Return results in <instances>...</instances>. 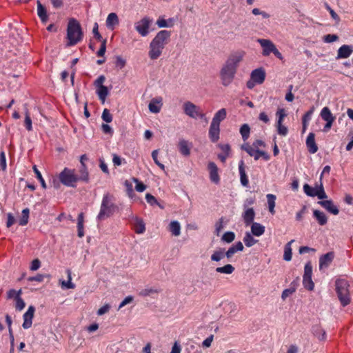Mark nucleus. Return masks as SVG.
<instances>
[{"label":"nucleus","mask_w":353,"mask_h":353,"mask_svg":"<svg viewBox=\"0 0 353 353\" xmlns=\"http://www.w3.org/2000/svg\"><path fill=\"white\" fill-rule=\"evenodd\" d=\"M245 54V52L243 50L232 52L229 54L219 72L221 83L223 86H228L232 83Z\"/></svg>","instance_id":"obj_1"},{"label":"nucleus","mask_w":353,"mask_h":353,"mask_svg":"<svg viewBox=\"0 0 353 353\" xmlns=\"http://www.w3.org/2000/svg\"><path fill=\"white\" fill-rule=\"evenodd\" d=\"M171 32L168 30L159 31L150 43L149 57L157 59L162 54L165 46L169 43Z\"/></svg>","instance_id":"obj_2"},{"label":"nucleus","mask_w":353,"mask_h":353,"mask_svg":"<svg viewBox=\"0 0 353 353\" xmlns=\"http://www.w3.org/2000/svg\"><path fill=\"white\" fill-rule=\"evenodd\" d=\"M117 206L114 203V197L109 193L103 195L100 211L97 216L98 221H102L112 216L116 212Z\"/></svg>","instance_id":"obj_3"},{"label":"nucleus","mask_w":353,"mask_h":353,"mask_svg":"<svg viewBox=\"0 0 353 353\" xmlns=\"http://www.w3.org/2000/svg\"><path fill=\"white\" fill-rule=\"evenodd\" d=\"M83 32L80 23L75 19H69L67 27V46H74L83 39Z\"/></svg>","instance_id":"obj_4"},{"label":"nucleus","mask_w":353,"mask_h":353,"mask_svg":"<svg viewBox=\"0 0 353 353\" xmlns=\"http://www.w3.org/2000/svg\"><path fill=\"white\" fill-rule=\"evenodd\" d=\"M336 291L339 299L343 306H346L350 303L349 287L347 281L342 279H337L335 282Z\"/></svg>","instance_id":"obj_5"},{"label":"nucleus","mask_w":353,"mask_h":353,"mask_svg":"<svg viewBox=\"0 0 353 353\" xmlns=\"http://www.w3.org/2000/svg\"><path fill=\"white\" fill-rule=\"evenodd\" d=\"M257 42L263 48L262 54L263 56L268 57L271 53H273L279 59H283L282 54L278 50L276 46L271 40L266 39H258Z\"/></svg>","instance_id":"obj_6"},{"label":"nucleus","mask_w":353,"mask_h":353,"mask_svg":"<svg viewBox=\"0 0 353 353\" xmlns=\"http://www.w3.org/2000/svg\"><path fill=\"white\" fill-rule=\"evenodd\" d=\"M184 113L192 119H201L206 120L205 114L203 113L200 108L191 101H185L183 105Z\"/></svg>","instance_id":"obj_7"},{"label":"nucleus","mask_w":353,"mask_h":353,"mask_svg":"<svg viewBox=\"0 0 353 353\" xmlns=\"http://www.w3.org/2000/svg\"><path fill=\"white\" fill-rule=\"evenodd\" d=\"M59 178L63 185L69 187H74L75 183L79 181L74 170L66 168L59 174Z\"/></svg>","instance_id":"obj_8"},{"label":"nucleus","mask_w":353,"mask_h":353,"mask_svg":"<svg viewBox=\"0 0 353 353\" xmlns=\"http://www.w3.org/2000/svg\"><path fill=\"white\" fill-rule=\"evenodd\" d=\"M105 81V76L100 75L94 82V85L97 88L96 93L102 103H105L106 97L109 94L108 88L103 85Z\"/></svg>","instance_id":"obj_9"},{"label":"nucleus","mask_w":353,"mask_h":353,"mask_svg":"<svg viewBox=\"0 0 353 353\" xmlns=\"http://www.w3.org/2000/svg\"><path fill=\"white\" fill-rule=\"evenodd\" d=\"M152 21V19L144 17L134 23V28L141 37H145L150 33V28Z\"/></svg>","instance_id":"obj_10"},{"label":"nucleus","mask_w":353,"mask_h":353,"mask_svg":"<svg viewBox=\"0 0 353 353\" xmlns=\"http://www.w3.org/2000/svg\"><path fill=\"white\" fill-rule=\"evenodd\" d=\"M241 148L250 156L253 157L254 160H258L261 157H263L265 160H268L270 159L269 155L266 152L252 147L248 143L243 144Z\"/></svg>","instance_id":"obj_11"},{"label":"nucleus","mask_w":353,"mask_h":353,"mask_svg":"<svg viewBox=\"0 0 353 353\" xmlns=\"http://www.w3.org/2000/svg\"><path fill=\"white\" fill-rule=\"evenodd\" d=\"M320 115L322 119L326 121V124L324 127V131L327 132L331 128L333 122L335 120V117L332 114L330 110L327 107H324L321 110Z\"/></svg>","instance_id":"obj_12"},{"label":"nucleus","mask_w":353,"mask_h":353,"mask_svg":"<svg viewBox=\"0 0 353 353\" xmlns=\"http://www.w3.org/2000/svg\"><path fill=\"white\" fill-rule=\"evenodd\" d=\"M177 147L179 152L184 157H188L190 154V150L192 143L188 141L181 139H179Z\"/></svg>","instance_id":"obj_13"},{"label":"nucleus","mask_w":353,"mask_h":353,"mask_svg":"<svg viewBox=\"0 0 353 353\" xmlns=\"http://www.w3.org/2000/svg\"><path fill=\"white\" fill-rule=\"evenodd\" d=\"M334 258V252H329L325 254L321 255L319 258V269H326L332 263Z\"/></svg>","instance_id":"obj_14"},{"label":"nucleus","mask_w":353,"mask_h":353,"mask_svg":"<svg viewBox=\"0 0 353 353\" xmlns=\"http://www.w3.org/2000/svg\"><path fill=\"white\" fill-rule=\"evenodd\" d=\"M35 308L34 306L30 305L29 306L27 312L23 314V327L24 329H28L32 326V319L34 317Z\"/></svg>","instance_id":"obj_15"},{"label":"nucleus","mask_w":353,"mask_h":353,"mask_svg":"<svg viewBox=\"0 0 353 353\" xmlns=\"http://www.w3.org/2000/svg\"><path fill=\"white\" fill-rule=\"evenodd\" d=\"M250 77L257 84H261L264 82L265 79V70L262 68L255 69L251 72Z\"/></svg>","instance_id":"obj_16"},{"label":"nucleus","mask_w":353,"mask_h":353,"mask_svg":"<svg viewBox=\"0 0 353 353\" xmlns=\"http://www.w3.org/2000/svg\"><path fill=\"white\" fill-rule=\"evenodd\" d=\"M306 145L311 154H314L318 151V146L315 142V135L314 133L310 132L308 134L306 139Z\"/></svg>","instance_id":"obj_17"},{"label":"nucleus","mask_w":353,"mask_h":353,"mask_svg":"<svg viewBox=\"0 0 353 353\" xmlns=\"http://www.w3.org/2000/svg\"><path fill=\"white\" fill-rule=\"evenodd\" d=\"M220 125L211 123L209 129V138L212 142L216 143L219 139Z\"/></svg>","instance_id":"obj_18"},{"label":"nucleus","mask_w":353,"mask_h":353,"mask_svg":"<svg viewBox=\"0 0 353 353\" xmlns=\"http://www.w3.org/2000/svg\"><path fill=\"white\" fill-rule=\"evenodd\" d=\"M353 52V46L343 45L338 50L337 59H345L349 57Z\"/></svg>","instance_id":"obj_19"},{"label":"nucleus","mask_w":353,"mask_h":353,"mask_svg":"<svg viewBox=\"0 0 353 353\" xmlns=\"http://www.w3.org/2000/svg\"><path fill=\"white\" fill-rule=\"evenodd\" d=\"M162 106V98L156 97L151 100L148 105L149 110L152 113H159Z\"/></svg>","instance_id":"obj_20"},{"label":"nucleus","mask_w":353,"mask_h":353,"mask_svg":"<svg viewBox=\"0 0 353 353\" xmlns=\"http://www.w3.org/2000/svg\"><path fill=\"white\" fill-rule=\"evenodd\" d=\"M208 169L210 171V180L214 183L219 182L220 178L218 174V168L214 162H210L208 164Z\"/></svg>","instance_id":"obj_21"},{"label":"nucleus","mask_w":353,"mask_h":353,"mask_svg":"<svg viewBox=\"0 0 353 353\" xmlns=\"http://www.w3.org/2000/svg\"><path fill=\"white\" fill-rule=\"evenodd\" d=\"M319 203L330 213L337 215L339 212L338 208L334 205L331 200L319 201Z\"/></svg>","instance_id":"obj_22"},{"label":"nucleus","mask_w":353,"mask_h":353,"mask_svg":"<svg viewBox=\"0 0 353 353\" xmlns=\"http://www.w3.org/2000/svg\"><path fill=\"white\" fill-rule=\"evenodd\" d=\"M132 221L135 232L137 234H143L145 230L143 220L141 218L136 216L133 219Z\"/></svg>","instance_id":"obj_23"},{"label":"nucleus","mask_w":353,"mask_h":353,"mask_svg":"<svg viewBox=\"0 0 353 353\" xmlns=\"http://www.w3.org/2000/svg\"><path fill=\"white\" fill-rule=\"evenodd\" d=\"M243 245L241 241H239L236 243L235 244L232 245L227 252H225V256L228 259H230L233 256V255L239 252V251H243Z\"/></svg>","instance_id":"obj_24"},{"label":"nucleus","mask_w":353,"mask_h":353,"mask_svg":"<svg viewBox=\"0 0 353 353\" xmlns=\"http://www.w3.org/2000/svg\"><path fill=\"white\" fill-rule=\"evenodd\" d=\"M226 110L225 108H221L215 113L211 123L220 125V123L226 118Z\"/></svg>","instance_id":"obj_25"},{"label":"nucleus","mask_w":353,"mask_h":353,"mask_svg":"<svg viewBox=\"0 0 353 353\" xmlns=\"http://www.w3.org/2000/svg\"><path fill=\"white\" fill-rule=\"evenodd\" d=\"M255 212L253 208H248L243 214L244 223L246 225H249L254 223Z\"/></svg>","instance_id":"obj_26"},{"label":"nucleus","mask_w":353,"mask_h":353,"mask_svg":"<svg viewBox=\"0 0 353 353\" xmlns=\"http://www.w3.org/2000/svg\"><path fill=\"white\" fill-rule=\"evenodd\" d=\"M175 20L173 18H169L168 19H165L163 17H159L156 24L160 28H172L174 25Z\"/></svg>","instance_id":"obj_27"},{"label":"nucleus","mask_w":353,"mask_h":353,"mask_svg":"<svg viewBox=\"0 0 353 353\" xmlns=\"http://www.w3.org/2000/svg\"><path fill=\"white\" fill-rule=\"evenodd\" d=\"M239 170L240 174V180L242 185L245 187L248 186L249 181L245 173L243 161H241L239 162Z\"/></svg>","instance_id":"obj_28"},{"label":"nucleus","mask_w":353,"mask_h":353,"mask_svg":"<svg viewBox=\"0 0 353 353\" xmlns=\"http://www.w3.org/2000/svg\"><path fill=\"white\" fill-rule=\"evenodd\" d=\"M119 24V18L116 13L112 12L108 14L106 19V26L108 28L113 30L114 26Z\"/></svg>","instance_id":"obj_29"},{"label":"nucleus","mask_w":353,"mask_h":353,"mask_svg":"<svg viewBox=\"0 0 353 353\" xmlns=\"http://www.w3.org/2000/svg\"><path fill=\"white\" fill-rule=\"evenodd\" d=\"M37 14L42 22L46 23L48 20L46 9L39 1H37Z\"/></svg>","instance_id":"obj_30"},{"label":"nucleus","mask_w":353,"mask_h":353,"mask_svg":"<svg viewBox=\"0 0 353 353\" xmlns=\"http://www.w3.org/2000/svg\"><path fill=\"white\" fill-rule=\"evenodd\" d=\"M251 232L253 235L260 236L264 234L265 227L259 223L254 222L251 225Z\"/></svg>","instance_id":"obj_31"},{"label":"nucleus","mask_w":353,"mask_h":353,"mask_svg":"<svg viewBox=\"0 0 353 353\" xmlns=\"http://www.w3.org/2000/svg\"><path fill=\"white\" fill-rule=\"evenodd\" d=\"M313 334L320 341L325 339V331L319 325H314L312 328Z\"/></svg>","instance_id":"obj_32"},{"label":"nucleus","mask_w":353,"mask_h":353,"mask_svg":"<svg viewBox=\"0 0 353 353\" xmlns=\"http://www.w3.org/2000/svg\"><path fill=\"white\" fill-rule=\"evenodd\" d=\"M169 231L172 235L178 236L181 234V225L177 221H172L170 222L168 226Z\"/></svg>","instance_id":"obj_33"},{"label":"nucleus","mask_w":353,"mask_h":353,"mask_svg":"<svg viewBox=\"0 0 353 353\" xmlns=\"http://www.w3.org/2000/svg\"><path fill=\"white\" fill-rule=\"evenodd\" d=\"M314 216L317 220L321 225H324L327 223V218L326 215L321 211L315 210L313 212Z\"/></svg>","instance_id":"obj_34"},{"label":"nucleus","mask_w":353,"mask_h":353,"mask_svg":"<svg viewBox=\"0 0 353 353\" xmlns=\"http://www.w3.org/2000/svg\"><path fill=\"white\" fill-rule=\"evenodd\" d=\"M294 242V240L292 239L290 241H289L284 248V254H283V259L286 261H290L292 259V248L291 245L292 243Z\"/></svg>","instance_id":"obj_35"},{"label":"nucleus","mask_w":353,"mask_h":353,"mask_svg":"<svg viewBox=\"0 0 353 353\" xmlns=\"http://www.w3.org/2000/svg\"><path fill=\"white\" fill-rule=\"evenodd\" d=\"M235 268L231 264H226L223 267H218L216 268L215 271L217 273L225 274H231L234 272Z\"/></svg>","instance_id":"obj_36"},{"label":"nucleus","mask_w":353,"mask_h":353,"mask_svg":"<svg viewBox=\"0 0 353 353\" xmlns=\"http://www.w3.org/2000/svg\"><path fill=\"white\" fill-rule=\"evenodd\" d=\"M266 196L269 211L272 214H274L275 213L274 208L276 197L274 194H268Z\"/></svg>","instance_id":"obj_37"},{"label":"nucleus","mask_w":353,"mask_h":353,"mask_svg":"<svg viewBox=\"0 0 353 353\" xmlns=\"http://www.w3.org/2000/svg\"><path fill=\"white\" fill-rule=\"evenodd\" d=\"M225 256V252L224 249L219 248V250H215L213 254L211 255V260L212 261H219L222 259H223Z\"/></svg>","instance_id":"obj_38"},{"label":"nucleus","mask_w":353,"mask_h":353,"mask_svg":"<svg viewBox=\"0 0 353 353\" xmlns=\"http://www.w3.org/2000/svg\"><path fill=\"white\" fill-rule=\"evenodd\" d=\"M68 274V281H61V288H66V289H74L75 288V285L72 283V276H71V271L70 270H67Z\"/></svg>","instance_id":"obj_39"},{"label":"nucleus","mask_w":353,"mask_h":353,"mask_svg":"<svg viewBox=\"0 0 353 353\" xmlns=\"http://www.w3.org/2000/svg\"><path fill=\"white\" fill-rule=\"evenodd\" d=\"M24 109H25V121H24L25 126L28 131H31L32 129V120L30 117L29 111H28L26 104L24 105Z\"/></svg>","instance_id":"obj_40"},{"label":"nucleus","mask_w":353,"mask_h":353,"mask_svg":"<svg viewBox=\"0 0 353 353\" xmlns=\"http://www.w3.org/2000/svg\"><path fill=\"white\" fill-rule=\"evenodd\" d=\"M250 128L248 124H243L241 125L240 128V134L242 137V139L244 141H245L250 137Z\"/></svg>","instance_id":"obj_41"},{"label":"nucleus","mask_w":353,"mask_h":353,"mask_svg":"<svg viewBox=\"0 0 353 353\" xmlns=\"http://www.w3.org/2000/svg\"><path fill=\"white\" fill-rule=\"evenodd\" d=\"M243 241L247 247H251L256 244L258 241L254 239L250 232H246L243 238Z\"/></svg>","instance_id":"obj_42"},{"label":"nucleus","mask_w":353,"mask_h":353,"mask_svg":"<svg viewBox=\"0 0 353 353\" xmlns=\"http://www.w3.org/2000/svg\"><path fill=\"white\" fill-rule=\"evenodd\" d=\"M29 209L26 208L22 211L21 217L19 220V223L20 225H26L28 222L29 218Z\"/></svg>","instance_id":"obj_43"},{"label":"nucleus","mask_w":353,"mask_h":353,"mask_svg":"<svg viewBox=\"0 0 353 353\" xmlns=\"http://www.w3.org/2000/svg\"><path fill=\"white\" fill-rule=\"evenodd\" d=\"M317 190H318V186H316L315 188H312L308 184H305L303 185L304 192L307 196H316V194H314L316 193Z\"/></svg>","instance_id":"obj_44"},{"label":"nucleus","mask_w":353,"mask_h":353,"mask_svg":"<svg viewBox=\"0 0 353 353\" xmlns=\"http://www.w3.org/2000/svg\"><path fill=\"white\" fill-rule=\"evenodd\" d=\"M303 284L307 290L311 291L314 288V283L312 281V277H303Z\"/></svg>","instance_id":"obj_45"},{"label":"nucleus","mask_w":353,"mask_h":353,"mask_svg":"<svg viewBox=\"0 0 353 353\" xmlns=\"http://www.w3.org/2000/svg\"><path fill=\"white\" fill-rule=\"evenodd\" d=\"M234 239L235 234L233 232H226L223 234L221 238L222 241L226 243H231L234 240Z\"/></svg>","instance_id":"obj_46"},{"label":"nucleus","mask_w":353,"mask_h":353,"mask_svg":"<svg viewBox=\"0 0 353 353\" xmlns=\"http://www.w3.org/2000/svg\"><path fill=\"white\" fill-rule=\"evenodd\" d=\"M132 181L136 183L135 190L139 192H143L147 188L146 185L140 182L138 179L132 178Z\"/></svg>","instance_id":"obj_47"},{"label":"nucleus","mask_w":353,"mask_h":353,"mask_svg":"<svg viewBox=\"0 0 353 353\" xmlns=\"http://www.w3.org/2000/svg\"><path fill=\"white\" fill-rule=\"evenodd\" d=\"M33 170H34V173H35V174L37 176V178L39 180L42 188L46 189V183L43 178L42 177V175H41V172L37 168L36 165L33 166Z\"/></svg>","instance_id":"obj_48"},{"label":"nucleus","mask_w":353,"mask_h":353,"mask_svg":"<svg viewBox=\"0 0 353 353\" xmlns=\"http://www.w3.org/2000/svg\"><path fill=\"white\" fill-rule=\"evenodd\" d=\"M312 266L310 262H307L305 265L304 274H303V277H307V278L312 277Z\"/></svg>","instance_id":"obj_49"},{"label":"nucleus","mask_w":353,"mask_h":353,"mask_svg":"<svg viewBox=\"0 0 353 353\" xmlns=\"http://www.w3.org/2000/svg\"><path fill=\"white\" fill-rule=\"evenodd\" d=\"M159 151L158 150H154L152 152V157L154 161V163L162 170H165V165L160 163L158 160L157 156H158Z\"/></svg>","instance_id":"obj_50"},{"label":"nucleus","mask_w":353,"mask_h":353,"mask_svg":"<svg viewBox=\"0 0 353 353\" xmlns=\"http://www.w3.org/2000/svg\"><path fill=\"white\" fill-rule=\"evenodd\" d=\"M314 194H316V196H317L319 199H323L327 198V194L324 191V188L323 187L322 183H321L320 185L318 186L317 192Z\"/></svg>","instance_id":"obj_51"},{"label":"nucleus","mask_w":353,"mask_h":353,"mask_svg":"<svg viewBox=\"0 0 353 353\" xmlns=\"http://www.w3.org/2000/svg\"><path fill=\"white\" fill-rule=\"evenodd\" d=\"M101 117L106 123H110L112 121V116L108 109L103 110Z\"/></svg>","instance_id":"obj_52"},{"label":"nucleus","mask_w":353,"mask_h":353,"mask_svg":"<svg viewBox=\"0 0 353 353\" xmlns=\"http://www.w3.org/2000/svg\"><path fill=\"white\" fill-rule=\"evenodd\" d=\"M145 199H146L147 202L149 204H150L151 205H159L161 208H163V207L159 204L156 198L154 196H152L151 194L147 193L145 195Z\"/></svg>","instance_id":"obj_53"},{"label":"nucleus","mask_w":353,"mask_h":353,"mask_svg":"<svg viewBox=\"0 0 353 353\" xmlns=\"http://www.w3.org/2000/svg\"><path fill=\"white\" fill-rule=\"evenodd\" d=\"M15 301H16V305H15L16 309L19 311L22 310L25 307V305H26L24 301L21 299V297L20 296H18L17 297H16Z\"/></svg>","instance_id":"obj_54"},{"label":"nucleus","mask_w":353,"mask_h":353,"mask_svg":"<svg viewBox=\"0 0 353 353\" xmlns=\"http://www.w3.org/2000/svg\"><path fill=\"white\" fill-rule=\"evenodd\" d=\"M252 13L254 15H261L262 17L264 19H268L270 17V15L268 12H266L265 11H261V10H260V9L256 8L252 9Z\"/></svg>","instance_id":"obj_55"},{"label":"nucleus","mask_w":353,"mask_h":353,"mask_svg":"<svg viewBox=\"0 0 353 353\" xmlns=\"http://www.w3.org/2000/svg\"><path fill=\"white\" fill-rule=\"evenodd\" d=\"M21 292H22L21 290L16 291L15 290L12 289L8 292L7 297H8V299H12V298L16 299V297L21 295Z\"/></svg>","instance_id":"obj_56"},{"label":"nucleus","mask_w":353,"mask_h":353,"mask_svg":"<svg viewBox=\"0 0 353 353\" xmlns=\"http://www.w3.org/2000/svg\"><path fill=\"white\" fill-rule=\"evenodd\" d=\"M126 63L125 60L122 58L121 56L116 57V61L115 65L117 67L119 68L120 69H122L125 67Z\"/></svg>","instance_id":"obj_57"},{"label":"nucleus","mask_w":353,"mask_h":353,"mask_svg":"<svg viewBox=\"0 0 353 353\" xmlns=\"http://www.w3.org/2000/svg\"><path fill=\"white\" fill-rule=\"evenodd\" d=\"M158 292H159V290L157 289L147 288V289H144V290H141L140 292V295L146 296H149L151 294L158 293Z\"/></svg>","instance_id":"obj_58"},{"label":"nucleus","mask_w":353,"mask_h":353,"mask_svg":"<svg viewBox=\"0 0 353 353\" xmlns=\"http://www.w3.org/2000/svg\"><path fill=\"white\" fill-rule=\"evenodd\" d=\"M339 39V37L336 34H327L324 36L323 40L326 43H332L337 41Z\"/></svg>","instance_id":"obj_59"},{"label":"nucleus","mask_w":353,"mask_h":353,"mask_svg":"<svg viewBox=\"0 0 353 353\" xmlns=\"http://www.w3.org/2000/svg\"><path fill=\"white\" fill-rule=\"evenodd\" d=\"M277 130L278 133L282 136H285L288 132V128L285 125H283L282 123L277 124Z\"/></svg>","instance_id":"obj_60"},{"label":"nucleus","mask_w":353,"mask_h":353,"mask_svg":"<svg viewBox=\"0 0 353 353\" xmlns=\"http://www.w3.org/2000/svg\"><path fill=\"white\" fill-rule=\"evenodd\" d=\"M276 115L278 116L277 124L282 123L284 117L286 116L284 109H279L276 112Z\"/></svg>","instance_id":"obj_61"},{"label":"nucleus","mask_w":353,"mask_h":353,"mask_svg":"<svg viewBox=\"0 0 353 353\" xmlns=\"http://www.w3.org/2000/svg\"><path fill=\"white\" fill-rule=\"evenodd\" d=\"M110 305L109 304H105L103 306H102L101 307H100L98 311H97V314L99 316H102L104 314L108 312V311L110 310Z\"/></svg>","instance_id":"obj_62"},{"label":"nucleus","mask_w":353,"mask_h":353,"mask_svg":"<svg viewBox=\"0 0 353 353\" xmlns=\"http://www.w3.org/2000/svg\"><path fill=\"white\" fill-rule=\"evenodd\" d=\"M41 266V262L38 259H34L30 265V270L32 271H36Z\"/></svg>","instance_id":"obj_63"},{"label":"nucleus","mask_w":353,"mask_h":353,"mask_svg":"<svg viewBox=\"0 0 353 353\" xmlns=\"http://www.w3.org/2000/svg\"><path fill=\"white\" fill-rule=\"evenodd\" d=\"M294 292H295L294 288H289V289L284 290L281 294L282 299L285 300L287 297H288L290 295L293 294Z\"/></svg>","instance_id":"obj_64"}]
</instances>
